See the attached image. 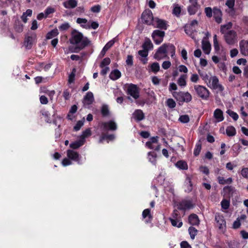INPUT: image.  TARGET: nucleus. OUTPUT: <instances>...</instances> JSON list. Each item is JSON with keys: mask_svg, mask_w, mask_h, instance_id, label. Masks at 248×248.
Listing matches in <instances>:
<instances>
[{"mask_svg": "<svg viewBox=\"0 0 248 248\" xmlns=\"http://www.w3.org/2000/svg\"><path fill=\"white\" fill-rule=\"evenodd\" d=\"M70 43L76 45L74 52H78L84 49L90 44L91 41L83 34L76 30H73L71 33V37L69 39Z\"/></svg>", "mask_w": 248, "mask_h": 248, "instance_id": "obj_1", "label": "nucleus"}, {"mask_svg": "<svg viewBox=\"0 0 248 248\" xmlns=\"http://www.w3.org/2000/svg\"><path fill=\"white\" fill-rule=\"evenodd\" d=\"M168 53H170L171 58L175 56V47L173 44L165 43L162 45L157 50L154 55V58L157 60H160L166 58Z\"/></svg>", "mask_w": 248, "mask_h": 248, "instance_id": "obj_2", "label": "nucleus"}, {"mask_svg": "<svg viewBox=\"0 0 248 248\" xmlns=\"http://www.w3.org/2000/svg\"><path fill=\"white\" fill-rule=\"evenodd\" d=\"M172 95L179 103H188L192 100V96L188 92H174Z\"/></svg>", "mask_w": 248, "mask_h": 248, "instance_id": "obj_3", "label": "nucleus"}, {"mask_svg": "<svg viewBox=\"0 0 248 248\" xmlns=\"http://www.w3.org/2000/svg\"><path fill=\"white\" fill-rule=\"evenodd\" d=\"M197 95L203 100H207L210 95L209 91L204 86L196 85L194 86Z\"/></svg>", "mask_w": 248, "mask_h": 248, "instance_id": "obj_4", "label": "nucleus"}, {"mask_svg": "<svg viewBox=\"0 0 248 248\" xmlns=\"http://www.w3.org/2000/svg\"><path fill=\"white\" fill-rule=\"evenodd\" d=\"M223 34H224V38L227 44L233 45L237 42V35L235 31L229 30Z\"/></svg>", "mask_w": 248, "mask_h": 248, "instance_id": "obj_5", "label": "nucleus"}, {"mask_svg": "<svg viewBox=\"0 0 248 248\" xmlns=\"http://www.w3.org/2000/svg\"><path fill=\"white\" fill-rule=\"evenodd\" d=\"M155 18L151 10H145L141 15V21L144 24L148 25H153Z\"/></svg>", "mask_w": 248, "mask_h": 248, "instance_id": "obj_6", "label": "nucleus"}, {"mask_svg": "<svg viewBox=\"0 0 248 248\" xmlns=\"http://www.w3.org/2000/svg\"><path fill=\"white\" fill-rule=\"evenodd\" d=\"M207 85L213 89H217L220 92H222L224 89L223 86L219 83V80L216 76L210 77L209 83H207Z\"/></svg>", "mask_w": 248, "mask_h": 248, "instance_id": "obj_7", "label": "nucleus"}, {"mask_svg": "<svg viewBox=\"0 0 248 248\" xmlns=\"http://www.w3.org/2000/svg\"><path fill=\"white\" fill-rule=\"evenodd\" d=\"M165 34V33L164 31L156 30L153 32L152 37L154 42L156 44L159 45L163 42Z\"/></svg>", "mask_w": 248, "mask_h": 248, "instance_id": "obj_8", "label": "nucleus"}, {"mask_svg": "<svg viewBox=\"0 0 248 248\" xmlns=\"http://www.w3.org/2000/svg\"><path fill=\"white\" fill-rule=\"evenodd\" d=\"M215 220L218 229L222 232H225L226 230V222L222 215L219 213L215 214Z\"/></svg>", "mask_w": 248, "mask_h": 248, "instance_id": "obj_9", "label": "nucleus"}, {"mask_svg": "<svg viewBox=\"0 0 248 248\" xmlns=\"http://www.w3.org/2000/svg\"><path fill=\"white\" fill-rule=\"evenodd\" d=\"M127 94L137 99L139 97L140 91L138 86L133 84H130L127 87Z\"/></svg>", "mask_w": 248, "mask_h": 248, "instance_id": "obj_10", "label": "nucleus"}, {"mask_svg": "<svg viewBox=\"0 0 248 248\" xmlns=\"http://www.w3.org/2000/svg\"><path fill=\"white\" fill-rule=\"evenodd\" d=\"M152 25L155 28L163 30H166L169 26L167 21L160 19L158 17H155L154 21Z\"/></svg>", "mask_w": 248, "mask_h": 248, "instance_id": "obj_11", "label": "nucleus"}, {"mask_svg": "<svg viewBox=\"0 0 248 248\" xmlns=\"http://www.w3.org/2000/svg\"><path fill=\"white\" fill-rule=\"evenodd\" d=\"M190 5L187 7V11L190 15H195L200 7L198 0H189Z\"/></svg>", "mask_w": 248, "mask_h": 248, "instance_id": "obj_12", "label": "nucleus"}, {"mask_svg": "<svg viewBox=\"0 0 248 248\" xmlns=\"http://www.w3.org/2000/svg\"><path fill=\"white\" fill-rule=\"evenodd\" d=\"M67 156L69 159L77 162L78 164H81L80 156L79 154L72 150H68L67 151Z\"/></svg>", "mask_w": 248, "mask_h": 248, "instance_id": "obj_13", "label": "nucleus"}, {"mask_svg": "<svg viewBox=\"0 0 248 248\" xmlns=\"http://www.w3.org/2000/svg\"><path fill=\"white\" fill-rule=\"evenodd\" d=\"M36 40V35L35 33L32 34L31 36H27L25 38L24 45L26 48L30 49L32 47L33 44Z\"/></svg>", "mask_w": 248, "mask_h": 248, "instance_id": "obj_14", "label": "nucleus"}, {"mask_svg": "<svg viewBox=\"0 0 248 248\" xmlns=\"http://www.w3.org/2000/svg\"><path fill=\"white\" fill-rule=\"evenodd\" d=\"M194 207V204L189 200H183L178 204V209L180 210H185Z\"/></svg>", "mask_w": 248, "mask_h": 248, "instance_id": "obj_15", "label": "nucleus"}, {"mask_svg": "<svg viewBox=\"0 0 248 248\" xmlns=\"http://www.w3.org/2000/svg\"><path fill=\"white\" fill-rule=\"evenodd\" d=\"M102 127L104 130H110L114 131L117 128V125L116 123L112 120L107 122L102 123Z\"/></svg>", "mask_w": 248, "mask_h": 248, "instance_id": "obj_16", "label": "nucleus"}, {"mask_svg": "<svg viewBox=\"0 0 248 248\" xmlns=\"http://www.w3.org/2000/svg\"><path fill=\"white\" fill-rule=\"evenodd\" d=\"M132 118H134L136 122H139L143 120L145 118V116L142 110L138 109L135 110L133 113Z\"/></svg>", "mask_w": 248, "mask_h": 248, "instance_id": "obj_17", "label": "nucleus"}, {"mask_svg": "<svg viewBox=\"0 0 248 248\" xmlns=\"http://www.w3.org/2000/svg\"><path fill=\"white\" fill-rule=\"evenodd\" d=\"M213 12L215 21L218 24L222 22V14L221 11L217 7H214Z\"/></svg>", "mask_w": 248, "mask_h": 248, "instance_id": "obj_18", "label": "nucleus"}, {"mask_svg": "<svg viewBox=\"0 0 248 248\" xmlns=\"http://www.w3.org/2000/svg\"><path fill=\"white\" fill-rule=\"evenodd\" d=\"M239 45L241 53L244 56H248V41L242 40Z\"/></svg>", "mask_w": 248, "mask_h": 248, "instance_id": "obj_19", "label": "nucleus"}, {"mask_svg": "<svg viewBox=\"0 0 248 248\" xmlns=\"http://www.w3.org/2000/svg\"><path fill=\"white\" fill-rule=\"evenodd\" d=\"M94 101V97L93 93L91 92H88L83 99V103L85 105H90L93 103Z\"/></svg>", "mask_w": 248, "mask_h": 248, "instance_id": "obj_20", "label": "nucleus"}, {"mask_svg": "<svg viewBox=\"0 0 248 248\" xmlns=\"http://www.w3.org/2000/svg\"><path fill=\"white\" fill-rule=\"evenodd\" d=\"M202 49L206 54H209L211 50V44L210 42L205 39L202 40Z\"/></svg>", "mask_w": 248, "mask_h": 248, "instance_id": "obj_21", "label": "nucleus"}, {"mask_svg": "<svg viewBox=\"0 0 248 248\" xmlns=\"http://www.w3.org/2000/svg\"><path fill=\"white\" fill-rule=\"evenodd\" d=\"M77 0H67L63 2V6L67 9H73L77 7Z\"/></svg>", "mask_w": 248, "mask_h": 248, "instance_id": "obj_22", "label": "nucleus"}, {"mask_svg": "<svg viewBox=\"0 0 248 248\" xmlns=\"http://www.w3.org/2000/svg\"><path fill=\"white\" fill-rule=\"evenodd\" d=\"M188 221L189 223L192 225H198L199 223V220L198 216L194 214H191L189 216Z\"/></svg>", "mask_w": 248, "mask_h": 248, "instance_id": "obj_23", "label": "nucleus"}, {"mask_svg": "<svg viewBox=\"0 0 248 248\" xmlns=\"http://www.w3.org/2000/svg\"><path fill=\"white\" fill-rule=\"evenodd\" d=\"M214 117L217 120L218 122H221L223 120L224 117L222 111L219 109H216L214 113Z\"/></svg>", "mask_w": 248, "mask_h": 248, "instance_id": "obj_24", "label": "nucleus"}, {"mask_svg": "<svg viewBox=\"0 0 248 248\" xmlns=\"http://www.w3.org/2000/svg\"><path fill=\"white\" fill-rule=\"evenodd\" d=\"M84 140L80 139L79 140L75 141L70 144V147L73 149H77L84 144Z\"/></svg>", "mask_w": 248, "mask_h": 248, "instance_id": "obj_25", "label": "nucleus"}, {"mask_svg": "<svg viewBox=\"0 0 248 248\" xmlns=\"http://www.w3.org/2000/svg\"><path fill=\"white\" fill-rule=\"evenodd\" d=\"M121 76V73L118 69H115L111 71L109 74V78L113 80H115L119 78Z\"/></svg>", "mask_w": 248, "mask_h": 248, "instance_id": "obj_26", "label": "nucleus"}, {"mask_svg": "<svg viewBox=\"0 0 248 248\" xmlns=\"http://www.w3.org/2000/svg\"><path fill=\"white\" fill-rule=\"evenodd\" d=\"M115 136L114 135H107L105 134H102L100 137L99 142L101 143H103L105 140H112L114 139Z\"/></svg>", "mask_w": 248, "mask_h": 248, "instance_id": "obj_27", "label": "nucleus"}, {"mask_svg": "<svg viewBox=\"0 0 248 248\" xmlns=\"http://www.w3.org/2000/svg\"><path fill=\"white\" fill-rule=\"evenodd\" d=\"M114 44V41L113 40H111L109 41L103 47L102 51L100 53V55L103 57L104 56L107 51H108V49H109Z\"/></svg>", "mask_w": 248, "mask_h": 248, "instance_id": "obj_28", "label": "nucleus"}, {"mask_svg": "<svg viewBox=\"0 0 248 248\" xmlns=\"http://www.w3.org/2000/svg\"><path fill=\"white\" fill-rule=\"evenodd\" d=\"M232 24L231 22H228L226 24L222 25L220 26V32L221 33L227 32L230 29L232 28Z\"/></svg>", "mask_w": 248, "mask_h": 248, "instance_id": "obj_29", "label": "nucleus"}, {"mask_svg": "<svg viewBox=\"0 0 248 248\" xmlns=\"http://www.w3.org/2000/svg\"><path fill=\"white\" fill-rule=\"evenodd\" d=\"M176 166L181 170H186L188 169L187 163L183 160H180L176 163Z\"/></svg>", "mask_w": 248, "mask_h": 248, "instance_id": "obj_30", "label": "nucleus"}, {"mask_svg": "<svg viewBox=\"0 0 248 248\" xmlns=\"http://www.w3.org/2000/svg\"><path fill=\"white\" fill-rule=\"evenodd\" d=\"M142 48L147 51L153 48V45L151 40L149 39L145 40L144 44L142 46Z\"/></svg>", "mask_w": 248, "mask_h": 248, "instance_id": "obj_31", "label": "nucleus"}, {"mask_svg": "<svg viewBox=\"0 0 248 248\" xmlns=\"http://www.w3.org/2000/svg\"><path fill=\"white\" fill-rule=\"evenodd\" d=\"M101 112L103 117H107L109 115L108 106L107 105H102L101 109Z\"/></svg>", "mask_w": 248, "mask_h": 248, "instance_id": "obj_32", "label": "nucleus"}, {"mask_svg": "<svg viewBox=\"0 0 248 248\" xmlns=\"http://www.w3.org/2000/svg\"><path fill=\"white\" fill-rule=\"evenodd\" d=\"M227 136L229 137L233 136L236 134L235 128L232 126H228L226 129Z\"/></svg>", "mask_w": 248, "mask_h": 248, "instance_id": "obj_33", "label": "nucleus"}, {"mask_svg": "<svg viewBox=\"0 0 248 248\" xmlns=\"http://www.w3.org/2000/svg\"><path fill=\"white\" fill-rule=\"evenodd\" d=\"M59 32L58 29H55L47 33L46 38L47 39H50L55 36H57Z\"/></svg>", "mask_w": 248, "mask_h": 248, "instance_id": "obj_34", "label": "nucleus"}, {"mask_svg": "<svg viewBox=\"0 0 248 248\" xmlns=\"http://www.w3.org/2000/svg\"><path fill=\"white\" fill-rule=\"evenodd\" d=\"M185 185L186 186V191L190 192L192 191V184L191 183V179L189 177L186 178L185 182Z\"/></svg>", "mask_w": 248, "mask_h": 248, "instance_id": "obj_35", "label": "nucleus"}, {"mask_svg": "<svg viewBox=\"0 0 248 248\" xmlns=\"http://www.w3.org/2000/svg\"><path fill=\"white\" fill-rule=\"evenodd\" d=\"M187 76L186 75H182L180 76L178 80V84L179 86L185 87L186 85V78Z\"/></svg>", "mask_w": 248, "mask_h": 248, "instance_id": "obj_36", "label": "nucleus"}, {"mask_svg": "<svg viewBox=\"0 0 248 248\" xmlns=\"http://www.w3.org/2000/svg\"><path fill=\"white\" fill-rule=\"evenodd\" d=\"M170 220L173 226L180 228L183 225V222L181 221L178 220V219L170 218Z\"/></svg>", "mask_w": 248, "mask_h": 248, "instance_id": "obj_37", "label": "nucleus"}, {"mask_svg": "<svg viewBox=\"0 0 248 248\" xmlns=\"http://www.w3.org/2000/svg\"><path fill=\"white\" fill-rule=\"evenodd\" d=\"M151 71L155 73H156L160 70V66L158 62H154L150 66Z\"/></svg>", "mask_w": 248, "mask_h": 248, "instance_id": "obj_38", "label": "nucleus"}, {"mask_svg": "<svg viewBox=\"0 0 248 248\" xmlns=\"http://www.w3.org/2000/svg\"><path fill=\"white\" fill-rule=\"evenodd\" d=\"M98 23L94 21L92 22L91 25H81V27L85 29L92 28L93 29H96L98 27Z\"/></svg>", "mask_w": 248, "mask_h": 248, "instance_id": "obj_39", "label": "nucleus"}, {"mask_svg": "<svg viewBox=\"0 0 248 248\" xmlns=\"http://www.w3.org/2000/svg\"><path fill=\"white\" fill-rule=\"evenodd\" d=\"M188 232L191 238L194 239L195 236L197 235V230L194 227H190L188 229Z\"/></svg>", "mask_w": 248, "mask_h": 248, "instance_id": "obj_40", "label": "nucleus"}, {"mask_svg": "<svg viewBox=\"0 0 248 248\" xmlns=\"http://www.w3.org/2000/svg\"><path fill=\"white\" fill-rule=\"evenodd\" d=\"M201 148L202 144L200 142V141H199L198 143L196 144V147L194 151V155H195V156H198L199 155L201 150Z\"/></svg>", "mask_w": 248, "mask_h": 248, "instance_id": "obj_41", "label": "nucleus"}, {"mask_svg": "<svg viewBox=\"0 0 248 248\" xmlns=\"http://www.w3.org/2000/svg\"><path fill=\"white\" fill-rule=\"evenodd\" d=\"M76 72V68H73L71 73L69 75L68 77V82L71 84L74 82L75 80V74Z\"/></svg>", "mask_w": 248, "mask_h": 248, "instance_id": "obj_42", "label": "nucleus"}, {"mask_svg": "<svg viewBox=\"0 0 248 248\" xmlns=\"http://www.w3.org/2000/svg\"><path fill=\"white\" fill-rule=\"evenodd\" d=\"M189 117L188 115H181L179 118V121L182 123H187L189 122Z\"/></svg>", "mask_w": 248, "mask_h": 248, "instance_id": "obj_43", "label": "nucleus"}, {"mask_svg": "<svg viewBox=\"0 0 248 248\" xmlns=\"http://www.w3.org/2000/svg\"><path fill=\"white\" fill-rule=\"evenodd\" d=\"M231 117L234 121L237 120L238 119V115L232 110L229 109L226 112Z\"/></svg>", "mask_w": 248, "mask_h": 248, "instance_id": "obj_44", "label": "nucleus"}, {"mask_svg": "<svg viewBox=\"0 0 248 248\" xmlns=\"http://www.w3.org/2000/svg\"><path fill=\"white\" fill-rule=\"evenodd\" d=\"M166 104L170 108H173L176 106L175 102L171 98H169L167 100Z\"/></svg>", "mask_w": 248, "mask_h": 248, "instance_id": "obj_45", "label": "nucleus"}, {"mask_svg": "<svg viewBox=\"0 0 248 248\" xmlns=\"http://www.w3.org/2000/svg\"><path fill=\"white\" fill-rule=\"evenodd\" d=\"M221 205L223 209H228L230 206V201L226 199H223L221 202Z\"/></svg>", "mask_w": 248, "mask_h": 248, "instance_id": "obj_46", "label": "nucleus"}, {"mask_svg": "<svg viewBox=\"0 0 248 248\" xmlns=\"http://www.w3.org/2000/svg\"><path fill=\"white\" fill-rule=\"evenodd\" d=\"M156 155L154 153L149 152L148 153V158L149 161L154 164H155L156 163Z\"/></svg>", "mask_w": 248, "mask_h": 248, "instance_id": "obj_47", "label": "nucleus"}, {"mask_svg": "<svg viewBox=\"0 0 248 248\" xmlns=\"http://www.w3.org/2000/svg\"><path fill=\"white\" fill-rule=\"evenodd\" d=\"M110 63V59L108 58H105L103 60V61L101 62L100 67L101 68H104L105 66L108 65Z\"/></svg>", "mask_w": 248, "mask_h": 248, "instance_id": "obj_48", "label": "nucleus"}, {"mask_svg": "<svg viewBox=\"0 0 248 248\" xmlns=\"http://www.w3.org/2000/svg\"><path fill=\"white\" fill-rule=\"evenodd\" d=\"M70 27V24L67 22H65L59 26V29L61 31H63L68 30Z\"/></svg>", "mask_w": 248, "mask_h": 248, "instance_id": "obj_49", "label": "nucleus"}, {"mask_svg": "<svg viewBox=\"0 0 248 248\" xmlns=\"http://www.w3.org/2000/svg\"><path fill=\"white\" fill-rule=\"evenodd\" d=\"M84 120H83V121H82V120L78 121L77 123L74 126V129L76 131H78L80 129L81 126H83V125L84 124Z\"/></svg>", "mask_w": 248, "mask_h": 248, "instance_id": "obj_50", "label": "nucleus"}, {"mask_svg": "<svg viewBox=\"0 0 248 248\" xmlns=\"http://www.w3.org/2000/svg\"><path fill=\"white\" fill-rule=\"evenodd\" d=\"M91 135V131L90 129H86L85 131L82 132L81 136V139L84 140V139Z\"/></svg>", "mask_w": 248, "mask_h": 248, "instance_id": "obj_51", "label": "nucleus"}, {"mask_svg": "<svg viewBox=\"0 0 248 248\" xmlns=\"http://www.w3.org/2000/svg\"><path fill=\"white\" fill-rule=\"evenodd\" d=\"M55 11V9L50 7H47L45 11V17H46L49 15L54 13Z\"/></svg>", "mask_w": 248, "mask_h": 248, "instance_id": "obj_52", "label": "nucleus"}, {"mask_svg": "<svg viewBox=\"0 0 248 248\" xmlns=\"http://www.w3.org/2000/svg\"><path fill=\"white\" fill-rule=\"evenodd\" d=\"M205 13L208 17H211L213 14V10L210 7L205 8Z\"/></svg>", "mask_w": 248, "mask_h": 248, "instance_id": "obj_53", "label": "nucleus"}, {"mask_svg": "<svg viewBox=\"0 0 248 248\" xmlns=\"http://www.w3.org/2000/svg\"><path fill=\"white\" fill-rule=\"evenodd\" d=\"M235 0H227L226 5L230 8L233 9L234 6Z\"/></svg>", "mask_w": 248, "mask_h": 248, "instance_id": "obj_54", "label": "nucleus"}, {"mask_svg": "<svg viewBox=\"0 0 248 248\" xmlns=\"http://www.w3.org/2000/svg\"><path fill=\"white\" fill-rule=\"evenodd\" d=\"M241 173L244 178L248 179V168H243Z\"/></svg>", "mask_w": 248, "mask_h": 248, "instance_id": "obj_55", "label": "nucleus"}, {"mask_svg": "<svg viewBox=\"0 0 248 248\" xmlns=\"http://www.w3.org/2000/svg\"><path fill=\"white\" fill-rule=\"evenodd\" d=\"M147 217H151L150 210L149 209H146L142 212V217L145 218Z\"/></svg>", "mask_w": 248, "mask_h": 248, "instance_id": "obj_56", "label": "nucleus"}, {"mask_svg": "<svg viewBox=\"0 0 248 248\" xmlns=\"http://www.w3.org/2000/svg\"><path fill=\"white\" fill-rule=\"evenodd\" d=\"M100 10L101 6L99 5L93 6L91 8V11L93 13H99Z\"/></svg>", "mask_w": 248, "mask_h": 248, "instance_id": "obj_57", "label": "nucleus"}, {"mask_svg": "<svg viewBox=\"0 0 248 248\" xmlns=\"http://www.w3.org/2000/svg\"><path fill=\"white\" fill-rule=\"evenodd\" d=\"M126 63L128 65L132 66L133 64V56L132 55H128L126 60Z\"/></svg>", "mask_w": 248, "mask_h": 248, "instance_id": "obj_58", "label": "nucleus"}, {"mask_svg": "<svg viewBox=\"0 0 248 248\" xmlns=\"http://www.w3.org/2000/svg\"><path fill=\"white\" fill-rule=\"evenodd\" d=\"M138 54L142 57H146L148 54V51L143 49V50H139Z\"/></svg>", "mask_w": 248, "mask_h": 248, "instance_id": "obj_59", "label": "nucleus"}, {"mask_svg": "<svg viewBox=\"0 0 248 248\" xmlns=\"http://www.w3.org/2000/svg\"><path fill=\"white\" fill-rule=\"evenodd\" d=\"M88 21L85 18H78L77 19V23L81 25H86Z\"/></svg>", "mask_w": 248, "mask_h": 248, "instance_id": "obj_60", "label": "nucleus"}, {"mask_svg": "<svg viewBox=\"0 0 248 248\" xmlns=\"http://www.w3.org/2000/svg\"><path fill=\"white\" fill-rule=\"evenodd\" d=\"M199 73L204 81L206 82L208 80L209 81L210 78L206 73H201L200 72Z\"/></svg>", "mask_w": 248, "mask_h": 248, "instance_id": "obj_61", "label": "nucleus"}, {"mask_svg": "<svg viewBox=\"0 0 248 248\" xmlns=\"http://www.w3.org/2000/svg\"><path fill=\"white\" fill-rule=\"evenodd\" d=\"M171 63L170 61H165L162 64V67L163 69L166 70L170 67Z\"/></svg>", "mask_w": 248, "mask_h": 248, "instance_id": "obj_62", "label": "nucleus"}, {"mask_svg": "<svg viewBox=\"0 0 248 248\" xmlns=\"http://www.w3.org/2000/svg\"><path fill=\"white\" fill-rule=\"evenodd\" d=\"M63 96L65 100H68L70 97V94L68 90L66 89L63 91Z\"/></svg>", "mask_w": 248, "mask_h": 248, "instance_id": "obj_63", "label": "nucleus"}, {"mask_svg": "<svg viewBox=\"0 0 248 248\" xmlns=\"http://www.w3.org/2000/svg\"><path fill=\"white\" fill-rule=\"evenodd\" d=\"M181 248H192L186 241H182L180 244Z\"/></svg>", "mask_w": 248, "mask_h": 248, "instance_id": "obj_64", "label": "nucleus"}]
</instances>
